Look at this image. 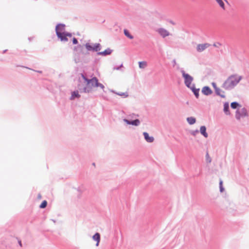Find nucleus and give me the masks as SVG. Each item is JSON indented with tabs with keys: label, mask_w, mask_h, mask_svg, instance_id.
I'll use <instances>...</instances> for the list:
<instances>
[{
	"label": "nucleus",
	"mask_w": 249,
	"mask_h": 249,
	"mask_svg": "<svg viewBox=\"0 0 249 249\" xmlns=\"http://www.w3.org/2000/svg\"><path fill=\"white\" fill-rule=\"evenodd\" d=\"M124 34L125 36L128 37L130 39H133V36L130 34L129 31L126 29L124 30Z\"/></svg>",
	"instance_id": "20"
},
{
	"label": "nucleus",
	"mask_w": 249,
	"mask_h": 249,
	"mask_svg": "<svg viewBox=\"0 0 249 249\" xmlns=\"http://www.w3.org/2000/svg\"><path fill=\"white\" fill-rule=\"evenodd\" d=\"M224 111L227 115L230 114L229 111V106L228 103H225L224 104Z\"/></svg>",
	"instance_id": "16"
},
{
	"label": "nucleus",
	"mask_w": 249,
	"mask_h": 249,
	"mask_svg": "<svg viewBox=\"0 0 249 249\" xmlns=\"http://www.w3.org/2000/svg\"><path fill=\"white\" fill-rule=\"evenodd\" d=\"M81 77H79V84L78 85V88L81 92H89L92 91L96 87H100L101 89H104L103 84L98 82L96 77H93L89 79L83 74H81Z\"/></svg>",
	"instance_id": "1"
},
{
	"label": "nucleus",
	"mask_w": 249,
	"mask_h": 249,
	"mask_svg": "<svg viewBox=\"0 0 249 249\" xmlns=\"http://www.w3.org/2000/svg\"><path fill=\"white\" fill-rule=\"evenodd\" d=\"M80 97V95L78 93L77 91H73L71 97V99H74L75 98H79Z\"/></svg>",
	"instance_id": "18"
},
{
	"label": "nucleus",
	"mask_w": 249,
	"mask_h": 249,
	"mask_svg": "<svg viewBox=\"0 0 249 249\" xmlns=\"http://www.w3.org/2000/svg\"><path fill=\"white\" fill-rule=\"evenodd\" d=\"M200 131L201 134L203 135L205 138L208 137V135L206 132V128L205 126H202L200 127Z\"/></svg>",
	"instance_id": "14"
},
{
	"label": "nucleus",
	"mask_w": 249,
	"mask_h": 249,
	"mask_svg": "<svg viewBox=\"0 0 249 249\" xmlns=\"http://www.w3.org/2000/svg\"><path fill=\"white\" fill-rule=\"evenodd\" d=\"M139 66L141 69H144L147 66V62L146 61H140L139 62Z\"/></svg>",
	"instance_id": "17"
},
{
	"label": "nucleus",
	"mask_w": 249,
	"mask_h": 249,
	"mask_svg": "<svg viewBox=\"0 0 249 249\" xmlns=\"http://www.w3.org/2000/svg\"><path fill=\"white\" fill-rule=\"evenodd\" d=\"M243 115L246 116L247 114L246 110L245 108H242L241 110Z\"/></svg>",
	"instance_id": "24"
},
{
	"label": "nucleus",
	"mask_w": 249,
	"mask_h": 249,
	"mask_svg": "<svg viewBox=\"0 0 249 249\" xmlns=\"http://www.w3.org/2000/svg\"><path fill=\"white\" fill-rule=\"evenodd\" d=\"M239 105L236 102H232L231 103V107L233 109L237 108Z\"/></svg>",
	"instance_id": "22"
},
{
	"label": "nucleus",
	"mask_w": 249,
	"mask_h": 249,
	"mask_svg": "<svg viewBox=\"0 0 249 249\" xmlns=\"http://www.w3.org/2000/svg\"><path fill=\"white\" fill-rule=\"evenodd\" d=\"M124 121L128 124H132L135 126L139 125L140 123V122L138 119H136L132 121H128L127 119H124Z\"/></svg>",
	"instance_id": "9"
},
{
	"label": "nucleus",
	"mask_w": 249,
	"mask_h": 249,
	"mask_svg": "<svg viewBox=\"0 0 249 249\" xmlns=\"http://www.w3.org/2000/svg\"><path fill=\"white\" fill-rule=\"evenodd\" d=\"M112 51L110 49L108 48L103 52L98 53V54L99 55L105 56L107 55L110 54L111 53H112Z\"/></svg>",
	"instance_id": "12"
},
{
	"label": "nucleus",
	"mask_w": 249,
	"mask_h": 249,
	"mask_svg": "<svg viewBox=\"0 0 249 249\" xmlns=\"http://www.w3.org/2000/svg\"><path fill=\"white\" fill-rule=\"evenodd\" d=\"M145 140L148 142H152L154 141V138L153 137L149 136L147 132H143V133Z\"/></svg>",
	"instance_id": "10"
},
{
	"label": "nucleus",
	"mask_w": 249,
	"mask_h": 249,
	"mask_svg": "<svg viewBox=\"0 0 249 249\" xmlns=\"http://www.w3.org/2000/svg\"><path fill=\"white\" fill-rule=\"evenodd\" d=\"M72 42L74 44H76L78 43V41L76 38L73 37L72 39Z\"/></svg>",
	"instance_id": "25"
},
{
	"label": "nucleus",
	"mask_w": 249,
	"mask_h": 249,
	"mask_svg": "<svg viewBox=\"0 0 249 249\" xmlns=\"http://www.w3.org/2000/svg\"><path fill=\"white\" fill-rule=\"evenodd\" d=\"M47 205V202L46 200H44L40 204L39 207L41 209L45 208Z\"/></svg>",
	"instance_id": "21"
},
{
	"label": "nucleus",
	"mask_w": 249,
	"mask_h": 249,
	"mask_svg": "<svg viewBox=\"0 0 249 249\" xmlns=\"http://www.w3.org/2000/svg\"><path fill=\"white\" fill-rule=\"evenodd\" d=\"M215 91L217 95L220 96L222 98L225 97V95H224V92L223 91H222V90L220 89H219V88H217L215 90Z\"/></svg>",
	"instance_id": "13"
},
{
	"label": "nucleus",
	"mask_w": 249,
	"mask_h": 249,
	"mask_svg": "<svg viewBox=\"0 0 249 249\" xmlns=\"http://www.w3.org/2000/svg\"><path fill=\"white\" fill-rule=\"evenodd\" d=\"M187 120L190 124H193L196 123V119L192 117L187 118Z\"/></svg>",
	"instance_id": "19"
},
{
	"label": "nucleus",
	"mask_w": 249,
	"mask_h": 249,
	"mask_svg": "<svg viewBox=\"0 0 249 249\" xmlns=\"http://www.w3.org/2000/svg\"><path fill=\"white\" fill-rule=\"evenodd\" d=\"M118 94L122 96H123L124 97H126L128 96L127 92L120 93H118Z\"/></svg>",
	"instance_id": "23"
},
{
	"label": "nucleus",
	"mask_w": 249,
	"mask_h": 249,
	"mask_svg": "<svg viewBox=\"0 0 249 249\" xmlns=\"http://www.w3.org/2000/svg\"><path fill=\"white\" fill-rule=\"evenodd\" d=\"M212 86L214 88V90H215L218 87L216 86V85L215 83H212Z\"/></svg>",
	"instance_id": "27"
},
{
	"label": "nucleus",
	"mask_w": 249,
	"mask_h": 249,
	"mask_svg": "<svg viewBox=\"0 0 249 249\" xmlns=\"http://www.w3.org/2000/svg\"><path fill=\"white\" fill-rule=\"evenodd\" d=\"M18 244H19L20 247H22L21 241L20 240H18Z\"/></svg>",
	"instance_id": "28"
},
{
	"label": "nucleus",
	"mask_w": 249,
	"mask_h": 249,
	"mask_svg": "<svg viewBox=\"0 0 249 249\" xmlns=\"http://www.w3.org/2000/svg\"><path fill=\"white\" fill-rule=\"evenodd\" d=\"M92 239L96 241V246H98L100 241V235L99 233H96L93 236Z\"/></svg>",
	"instance_id": "11"
},
{
	"label": "nucleus",
	"mask_w": 249,
	"mask_h": 249,
	"mask_svg": "<svg viewBox=\"0 0 249 249\" xmlns=\"http://www.w3.org/2000/svg\"><path fill=\"white\" fill-rule=\"evenodd\" d=\"M65 26L63 25H58L56 27V35L62 41H67V37H71V34L70 33H65L63 32Z\"/></svg>",
	"instance_id": "3"
},
{
	"label": "nucleus",
	"mask_w": 249,
	"mask_h": 249,
	"mask_svg": "<svg viewBox=\"0 0 249 249\" xmlns=\"http://www.w3.org/2000/svg\"><path fill=\"white\" fill-rule=\"evenodd\" d=\"M241 79V76L237 75H231L224 82L222 87L225 89H231L237 85Z\"/></svg>",
	"instance_id": "2"
},
{
	"label": "nucleus",
	"mask_w": 249,
	"mask_h": 249,
	"mask_svg": "<svg viewBox=\"0 0 249 249\" xmlns=\"http://www.w3.org/2000/svg\"><path fill=\"white\" fill-rule=\"evenodd\" d=\"M236 117L238 118V119H239L240 118V116H238L237 114H236Z\"/></svg>",
	"instance_id": "29"
},
{
	"label": "nucleus",
	"mask_w": 249,
	"mask_h": 249,
	"mask_svg": "<svg viewBox=\"0 0 249 249\" xmlns=\"http://www.w3.org/2000/svg\"><path fill=\"white\" fill-rule=\"evenodd\" d=\"M219 184H220V191L222 192L223 190V187H222V181L221 180L220 181V183Z\"/></svg>",
	"instance_id": "26"
},
{
	"label": "nucleus",
	"mask_w": 249,
	"mask_h": 249,
	"mask_svg": "<svg viewBox=\"0 0 249 249\" xmlns=\"http://www.w3.org/2000/svg\"><path fill=\"white\" fill-rule=\"evenodd\" d=\"M202 92L205 95H209L212 93V90L209 87L205 86L202 88Z\"/></svg>",
	"instance_id": "8"
},
{
	"label": "nucleus",
	"mask_w": 249,
	"mask_h": 249,
	"mask_svg": "<svg viewBox=\"0 0 249 249\" xmlns=\"http://www.w3.org/2000/svg\"><path fill=\"white\" fill-rule=\"evenodd\" d=\"M85 47L88 51H93L97 52L101 49V45L99 43H96L93 45H90L89 43H87Z\"/></svg>",
	"instance_id": "5"
},
{
	"label": "nucleus",
	"mask_w": 249,
	"mask_h": 249,
	"mask_svg": "<svg viewBox=\"0 0 249 249\" xmlns=\"http://www.w3.org/2000/svg\"><path fill=\"white\" fill-rule=\"evenodd\" d=\"M156 31L163 37H165L170 35L169 32L162 28L158 29Z\"/></svg>",
	"instance_id": "6"
},
{
	"label": "nucleus",
	"mask_w": 249,
	"mask_h": 249,
	"mask_svg": "<svg viewBox=\"0 0 249 249\" xmlns=\"http://www.w3.org/2000/svg\"><path fill=\"white\" fill-rule=\"evenodd\" d=\"M209 161V162H211V160H209V161Z\"/></svg>",
	"instance_id": "30"
},
{
	"label": "nucleus",
	"mask_w": 249,
	"mask_h": 249,
	"mask_svg": "<svg viewBox=\"0 0 249 249\" xmlns=\"http://www.w3.org/2000/svg\"><path fill=\"white\" fill-rule=\"evenodd\" d=\"M190 89H192V90L193 91V92H194V94L195 95L196 97L198 98V96H199V89H196L195 88V86L194 85L193 86H192V88H190Z\"/></svg>",
	"instance_id": "15"
},
{
	"label": "nucleus",
	"mask_w": 249,
	"mask_h": 249,
	"mask_svg": "<svg viewBox=\"0 0 249 249\" xmlns=\"http://www.w3.org/2000/svg\"><path fill=\"white\" fill-rule=\"evenodd\" d=\"M182 76L184 78L185 85L189 88H192L194 85L192 84L193 78L189 74L186 73L184 71H182Z\"/></svg>",
	"instance_id": "4"
},
{
	"label": "nucleus",
	"mask_w": 249,
	"mask_h": 249,
	"mask_svg": "<svg viewBox=\"0 0 249 249\" xmlns=\"http://www.w3.org/2000/svg\"><path fill=\"white\" fill-rule=\"evenodd\" d=\"M210 46L209 43L199 44L197 45L196 50L198 52H202Z\"/></svg>",
	"instance_id": "7"
}]
</instances>
